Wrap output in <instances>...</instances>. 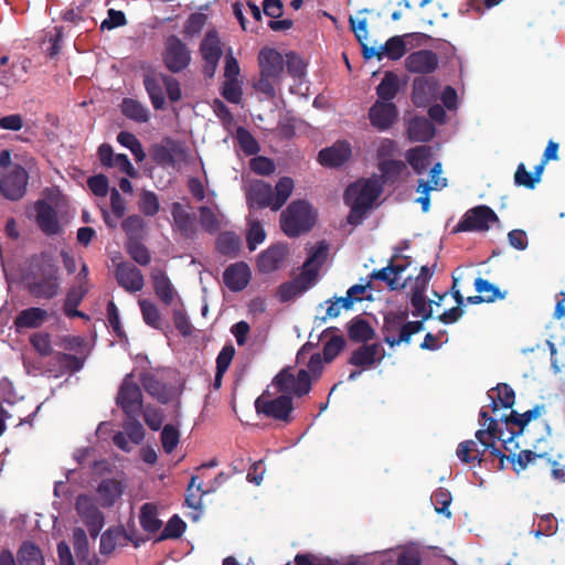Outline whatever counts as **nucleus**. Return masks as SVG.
Masks as SVG:
<instances>
[{"label": "nucleus", "mask_w": 565, "mask_h": 565, "mask_svg": "<svg viewBox=\"0 0 565 565\" xmlns=\"http://www.w3.org/2000/svg\"><path fill=\"white\" fill-rule=\"evenodd\" d=\"M479 424L486 426V428L476 431V440L470 439L459 443L456 449L457 457L463 463L478 466L498 459V469L503 470L508 457L497 446V441L503 444V439H505L503 428L499 425L497 418L489 415L486 407L480 409Z\"/></svg>", "instance_id": "nucleus-1"}, {"label": "nucleus", "mask_w": 565, "mask_h": 565, "mask_svg": "<svg viewBox=\"0 0 565 565\" xmlns=\"http://www.w3.org/2000/svg\"><path fill=\"white\" fill-rule=\"evenodd\" d=\"M337 355H296L295 362L284 366L273 379L271 386L281 394L303 397L312 388V381L319 379L324 364L331 363Z\"/></svg>", "instance_id": "nucleus-2"}, {"label": "nucleus", "mask_w": 565, "mask_h": 565, "mask_svg": "<svg viewBox=\"0 0 565 565\" xmlns=\"http://www.w3.org/2000/svg\"><path fill=\"white\" fill-rule=\"evenodd\" d=\"M26 289L35 298L52 299L58 295L60 273L52 258L42 256L32 264L26 276Z\"/></svg>", "instance_id": "nucleus-3"}, {"label": "nucleus", "mask_w": 565, "mask_h": 565, "mask_svg": "<svg viewBox=\"0 0 565 565\" xmlns=\"http://www.w3.org/2000/svg\"><path fill=\"white\" fill-rule=\"evenodd\" d=\"M382 191V184L374 179L359 180L350 184L344 192V201L350 206L348 222L359 224Z\"/></svg>", "instance_id": "nucleus-4"}, {"label": "nucleus", "mask_w": 565, "mask_h": 565, "mask_svg": "<svg viewBox=\"0 0 565 565\" xmlns=\"http://www.w3.org/2000/svg\"><path fill=\"white\" fill-rule=\"evenodd\" d=\"M22 358L28 374L49 377H58L67 371L75 373L85 362V355H22Z\"/></svg>", "instance_id": "nucleus-5"}, {"label": "nucleus", "mask_w": 565, "mask_h": 565, "mask_svg": "<svg viewBox=\"0 0 565 565\" xmlns=\"http://www.w3.org/2000/svg\"><path fill=\"white\" fill-rule=\"evenodd\" d=\"M316 221L312 206L305 200L291 202L280 214V227L289 237H298L309 232Z\"/></svg>", "instance_id": "nucleus-6"}, {"label": "nucleus", "mask_w": 565, "mask_h": 565, "mask_svg": "<svg viewBox=\"0 0 565 565\" xmlns=\"http://www.w3.org/2000/svg\"><path fill=\"white\" fill-rule=\"evenodd\" d=\"M151 160L162 168H175L188 161V147L181 140L164 137L160 142L150 146Z\"/></svg>", "instance_id": "nucleus-7"}, {"label": "nucleus", "mask_w": 565, "mask_h": 565, "mask_svg": "<svg viewBox=\"0 0 565 565\" xmlns=\"http://www.w3.org/2000/svg\"><path fill=\"white\" fill-rule=\"evenodd\" d=\"M545 412L546 406L541 404L535 405L532 409H529L522 414L518 413L516 411H511L508 416H502L501 420L510 434L508 437H505V439H503L504 450L512 452L514 449L519 448V445L514 444V438L522 435L526 425L533 419L539 418Z\"/></svg>", "instance_id": "nucleus-8"}, {"label": "nucleus", "mask_w": 565, "mask_h": 565, "mask_svg": "<svg viewBox=\"0 0 565 565\" xmlns=\"http://www.w3.org/2000/svg\"><path fill=\"white\" fill-rule=\"evenodd\" d=\"M255 408L258 414L274 418L284 423L292 420L291 413L294 411L292 398L289 395L281 394L271 398L268 392H264L255 401Z\"/></svg>", "instance_id": "nucleus-9"}, {"label": "nucleus", "mask_w": 565, "mask_h": 565, "mask_svg": "<svg viewBox=\"0 0 565 565\" xmlns=\"http://www.w3.org/2000/svg\"><path fill=\"white\" fill-rule=\"evenodd\" d=\"M499 222L497 213L488 205L481 204L469 209L454 227L452 233L487 232L491 224Z\"/></svg>", "instance_id": "nucleus-10"}, {"label": "nucleus", "mask_w": 565, "mask_h": 565, "mask_svg": "<svg viewBox=\"0 0 565 565\" xmlns=\"http://www.w3.org/2000/svg\"><path fill=\"white\" fill-rule=\"evenodd\" d=\"M162 61L171 73H180L190 65L191 52L181 39L170 35L164 42Z\"/></svg>", "instance_id": "nucleus-11"}, {"label": "nucleus", "mask_w": 565, "mask_h": 565, "mask_svg": "<svg viewBox=\"0 0 565 565\" xmlns=\"http://www.w3.org/2000/svg\"><path fill=\"white\" fill-rule=\"evenodd\" d=\"M132 379L131 373L125 376L116 396V404L125 415H141L143 407L142 392Z\"/></svg>", "instance_id": "nucleus-12"}, {"label": "nucleus", "mask_w": 565, "mask_h": 565, "mask_svg": "<svg viewBox=\"0 0 565 565\" xmlns=\"http://www.w3.org/2000/svg\"><path fill=\"white\" fill-rule=\"evenodd\" d=\"M28 182V171L22 166L14 164L0 178V192L10 201H19L25 195Z\"/></svg>", "instance_id": "nucleus-13"}, {"label": "nucleus", "mask_w": 565, "mask_h": 565, "mask_svg": "<svg viewBox=\"0 0 565 565\" xmlns=\"http://www.w3.org/2000/svg\"><path fill=\"white\" fill-rule=\"evenodd\" d=\"M200 54L204 62L203 74L213 77L223 55L222 42L215 29L209 30L200 43Z\"/></svg>", "instance_id": "nucleus-14"}, {"label": "nucleus", "mask_w": 565, "mask_h": 565, "mask_svg": "<svg viewBox=\"0 0 565 565\" xmlns=\"http://www.w3.org/2000/svg\"><path fill=\"white\" fill-rule=\"evenodd\" d=\"M407 47L404 38L401 35H394L379 49L363 44V58L371 60L372 57H376L381 61L386 56L391 61H397L405 55Z\"/></svg>", "instance_id": "nucleus-15"}, {"label": "nucleus", "mask_w": 565, "mask_h": 565, "mask_svg": "<svg viewBox=\"0 0 565 565\" xmlns=\"http://www.w3.org/2000/svg\"><path fill=\"white\" fill-rule=\"evenodd\" d=\"M404 65L409 73L428 75L438 68L439 60L431 50H418L407 55Z\"/></svg>", "instance_id": "nucleus-16"}, {"label": "nucleus", "mask_w": 565, "mask_h": 565, "mask_svg": "<svg viewBox=\"0 0 565 565\" xmlns=\"http://www.w3.org/2000/svg\"><path fill=\"white\" fill-rule=\"evenodd\" d=\"M439 85L434 77L419 76L412 84V102L416 107H426L438 97Z\"/></svg>", "instance_id": "nucleus-17"}, {"label": "nucleus", "mask_w": 565, "mask_h": 565, "mask_svg": "<svg viewBox=\"0 0 565 565\" xmlns=\"http://www.w3.org/2000/svg\"><path fill=\"white\" fill-rule=\"evenodd\" d=\"M398 117L394 103L376 100L369 109L371 125L380 131L390 129Z\"/></svg>", "instance_id": "nucleus-18"}, {"label": "nucleus", "mask_w": 565, "mask_h": 565, "mask_svg": "<svg viewBox=\"0 0 565 565\" xmlns=\"http://www.w3.org/2000/svg\"><path fill=\"white\" fill-rule=\"evenodd\" d=\"M402 320V318H395L394 321H391L388 318H385V328L387 332L394 328H398L399 330L398 335H385V342L388 343L391 348L402 342L408 343L413 334L418 333L424 329L423 320L408 321L401 326Z\"/></svg>", "instance_id": "nucleus-19"}, {"label": "nucleus", "mask_w": 565, "mask_h": 565, "mask_svg": "<svg viewBox=\"0 0 565 565\" xmlns=\"http://www.w3.org/2000/svg\"><path fill=\"white\" fill-rule=\"evenodd\" d=\"M115 277L118 285L129 292L140 291L145 286L141 270L129 263H119L115 269Z\"/></svg>", "instance_id": "nucleus-20"}, {"label": "nucleus", "mask_w": 565, "mask_h": 565, "mask_svg": "<svg viewBox=\"0 0 565 565\" xmlns=\"http://www.w3.org/2000/svg\"><path fill=\"white\" fill-rule=\"evenodd\" d=\"M164 76H167V74L152 70L146 72L142 76L145 89L148 93L152 107L156 110L163 109L166 105V97L163 93Z\"/></svg>", "instance_id": "nucleus-21"}, {"label": "nucleus", "mask_w": 565, "mask_h": 565, "mask_svg": "<svg viewBox=\"0 0 565 565\" xmlns=\"http://www.w3.org/2000/svg\"><path fill=\"white\" fill-rule=\"evenodd\" d=\"M171 214L173 217V230L178 231L185 239H193L198 234L196 218L190 214L181 203H172Z\"/></svg>", "instance_id": "nucleus-22"}, {"label": "nucleus", "mask_w": 565, "mask_h": 565, "mask_svg": "<svg viewBox=\"0 0 565 565\" xmlns=\"http://www.w3.org/2000/svg\"><path fill=\"white\" fill-rule=\"evenodd\" d=\"M259 72L265 76L281 79L285 61L282 55L275 49L264 47L258 54Z\"/></svg>", "instance_id": "nucleus-23"}, {"label": "nucleus", "mask_w": 565, "mask_h": 565, "mask_svg": "<svg viewBox=\"0 0 565 565\" xmlns=\"http://www.w3.org/2000/svg\"><path fill=\"white\" fill-rule=\"evenodd\" d=\"M351 154L352 150L350 143L345 140H341L334 142L331 147L320 150L318 161L323 167L337 168L347 162Z\"/></svg>", "instance_id": "nucleus-24"}, {"label": "nucleus", "mask_w": 565, "mask_h": 565, "mask_svg": "<svg viewBox=\"0 0 565 565\" xmlns=\"http://www.w3.org/2000/svg\"><path fill=\"white\" fill-rule=\"evenodd\" d=\"M35 212L36 224L44 234L53 236L61 232L57 213L50 203L39 200L35 203Z\"/></svg>", "instance_id": "nucleus-25"}, {"label": "nucleus", "mask_w": 565, "mask_h": 565, "mask_svg": "<svg viewBox=\"0 0 565 565\" xmlns=\"http://www.w3.org/2000/svg\"><path fill=\"white\" fill-rule=\"evenodd\" d=\"M250 280V270L246 263L238 262L230 265L223 273L225 286L233 292L242 291Z\"/></svg>", "instance_id": "nucleus-26"}, {"label": "nucleus", "mask_w": 565, "mask_h": 565, "mask_svg": "<svg viewBox=\"0 0 565 565\" xmlns=\"http://www.w3.org/2000/svg\"><path fill=\"white\" fill-rule=\"evenodd\" d=\"M247 203L250 209H265L273 210L274 190L270 184L265 181H255L247 192Z\"/></svg>", "instance_id": "nucleus-27"}, {"label": "nucleus", "mask_w": 565, "mask_h": 565, "mask_svg": "<svg viewBox=\"0 0 565 565\" xmlns=\"http://www.w3.org/2000/svg\"><path fill=\"white\" fill-rule=\"evenodd\" d=\"M287 256V247L281 244L269 246L257 259V267L260 273L269 274L277 270Z\"/></svg>", "instance_id": "nucleus-28"}, {"label": "nucleus", "mask_w": 565, "mask_h": 565, "mask_svg": "<svg viewBox=\"0 0 565 565\" xmlns=\"http://www.w3.org/2000/svg\"><path fill=\"white\" fill-rule=\"evenodd\" d=\"M127 539H130L122 525L108 527L100 536L99 553L110 555L116 547L127 545Z\"/></svg>", "instance_id": "nucleus-29"}, {"label": "nucleus", "mask_w": 565, "mask_h": 565, "mask_svg": "<svg viewBox=\"0 0 565 565\" xmlns=\"http://www.w3.org/2000/svg\"><path fill=\"white\" fill-rule=\"evenodd\" d=\"M150 278L153 284L154 294L159 300L166 306L172 305L174 297L177 296V291L164 270L153 268L150 273Z\"/></svg>", "instance_id": "nucleus-30"}, {"label": "nucleus", "mask_w": 565, "mask_h": 565, "mask_svg": "<svg viewBox=\"0 0 565 565\" xmlns=\"http://www.w3.org/2000/svg\"><path fill=\"white\" fill-rule=\"evenodd\" d=\"M434 124L426 117L416 116L407 124V137L414 142H426L434 138Z\"/></svg>", "instance_id": "nucleus-31"}, {"label": "nucleus", "mask_w": 565, "mask_h": 565, "mask_svg": "<svg viewBox=\"0 0 565 565\" xmlns=\"http://www.w3.org/2000/svg\"><path fill=\"white\" fill-rule=\"evenodd\" d=\"M125 486L116 479H103L97 488L98 501L103 508L113 507L124 493Z\"/></svg>", "instance_id": "nucleus-32"}, {"label": "nucleus", "mask_w": 565, "mask_h": 565, "mask_svg": "<svg viewBox=\"0 0 565 565\" xmlns=\"http://www.w3.org/2000/svg\"><path fill=\"white\" fill-rule=\"evenodd\" d=\"M75 509L85 525L105 520L104 513L98 509L93 499L86 494L77 497Z\"/></svg>", "instance_id": "nucleus-33"}, {"label": "nucleus", "mask_w": 565, "mask_h": 565, "mask_svg": "<svg viewBox=\"0 0 565 565\" xmlns=\"http://www.w3.org/2000/svg\"><path fill=\"white\" fill-rule=\"evenodd\" d=\"M491 399V411L495 413L499 406L503 408H511L515 402V393L513 388L507 383H500L494 388L488 392Z\"/></svg>", "instance_id": "nucleus-34"}, {"label": "nucleus", "mask_w": 565, "mask_h": 565, "mask_svg": "<svg viewBox=\"0 0 565 565\" xmlns=\"http://www.w3.org/2000/svg\"><path fill=\"white\" fill-rule=\"evenodd\" d=\"M377 100L393 103V99L401 90V81L396 73L392 71L385 72L382 81L375 88Z\"/></svg>", "instance_id": "nucleus-35"}, {"label": "nucleus", "mask_w": 565, "mask_h": 565, "mask_svg": "<svg viewBox=\"0 0 565 565\" xmlns=\"http://www.w3.org/2000/svg\"><path fill=\"white\" fill-rule=\"evenodd\" d=\"M348 335L353 342L366 343L374 338L375 331L365 319L356 316L348 323Z\"/></svg>", "instance_id": "nucleus-36"}, {"label": "nucleus", "mask_w": 565, "mask_h": 565, "mask_svg": "<svg viewBox=\"0 0 565 565\" xmlns=\"http://www.w3.org/2000/svg\"><path fill=\"white\" fill-rule=\"evenodd\" d=\"M141 384L145 391L157 398L160 403L167 404L172 398L171 391L164 383L159 381L154 375L146 373L141 376Z\"/></svg>", "instance_id": "nucleus-37"}, {"label": "nucleus", "mask_w": 565, "mask_h": 565, "mask_svg": "<svg viewBox=\"0 0 565 565\" xmlns=\"http://www.w3.org/2000/svg\"><path fill=\"white\" fill-rule=\"evenodd\" d=\"M47 318V311L39 308L32 307L22 310L14 319V326L17 329L23 328H39L43 324V322Z\"/></svg>", "instance_id": "nucleus-38"}, {"label": "nucleus", "mask_w": 565, "mask_h": 565, "mask_svg": "<svg viewBox=\"0 0 565 565\" xmlns=\"http://www.w3.org/2000/svg\"><path fill=\"white\" fill-rule=\"evenodd\" d=\"M30 60L24 58L20 63H13L9 70L0 71V85L10 87L18 82H24L29 72Z\"/></svg>", "instance_id": "nucleus-39"}, {"label": "nucleus", "mask_w": 565, "mask_h": 565, "mask_svg": "<svg viewBox=\"0 0 565 565\" xmlns=\"http://www.w3.org/2000/svg\"><path fill=\"white\" fill-rule=\"evenodd\" d=\"M122 115L136 122L143 124L149 120V110L140 102L132 98H124L120 104Z\"/></svg>", "instance_id": "nucleus-40"}, {"label": "nucleus", "mask_w": 565, "mask_h": 565, "mask_svg": "<svg viewBox=\"0 0 565 565\" xmlns=\"http://www.w3.org/2000/svg\"><path fill=\"white\" fill-rule=\"evenodd\" d=\"M383 183H395L406 170L405 162L401 160H381L377 164Z\"/></svg>", "instance_id": "nucleus-41"}, {"label": "nucleus", "mask_w": 565, "mask_h": 565, "mask_svg": "<svg viewBox=\"0 0 565 565\" xmlns=\"http://www.w3.org/2000/svg\"><path fill=\"white\" fill-rule=\"evenodd\" d=\"M431 151L428 146H417L406 152V160L417 174L426 171Z\"/></svg>", "instance_id": "nucleus-42"}, {"label": "nucleus", "mask_w": 565, "mask_h": 565, "mask_svg": "<svg viewBox=\"0 0 565 565\" xmlns=\"http://www.w3.org/2000/svg\"><path fill=\"white\" fill-rule=\"evenodd\" d=\"M433 303L435 301L427 300L425 297V292L413 291L411 292V305H412V313L414 317H420L423 322L431 318L433 316ZM439 306V301L436 302Z\"/></svg>", "instance_id": "nucleus-43"}, {"label": "nucleus", "mask_w": 565, "mask_h": 565, "mask_svg": "<svg viewBox=\"0 0 565 565\" xmlns=\"http://www.w3.org/2000/svg\"><path fill=\"white\" fill-rule=\"evenodd\" d=\"M139 522L143 531L156 533L162 526V521L158 519L157 507L152 503H145L140 509Z\"/></svg>", "instance_id": "nucleus-44"}, {"label": "nucleus", "mask_w": 565, "mask_h": 565, "mask_svg": "<svg viewBox=\"0 0 565 565\" xmlns=\"http://www.w3.org/2000/svg\"><path fill=\"white\" fill-rule=\"evenodd\" d=\"M19 565H44L41 550L31 542H24L18 551Z\"/></svg>", "instance_id": "nucleus-45"}, {"label": "nucleus", "mask_w": 565, "mask_h": 565, "mask_svg": "<svg viewBox=\"0 0 565 565\" xmlns=\"http://www.w3.org/2000/svg\"><path fill=\"white\" fill-rule=\"evenodd\" d=\"M384 356L385 355H351L349 364L359 367L360 370L352 371L348 376V381H355L363 371L370 370L376 364H380Z\"/></svg>", "instance_id": "nucleus-46"}, {"label": "nucleus", "mask_w": 565, "mask_h": 565, "mask_svg": "<svg viewBox=\"0 0 565 565\" xmlns=\"http://www.w3.org/2000/svg\"><path fill=\"white\" fill-rule=\"evenodd\" d=\"M121 227L127 235V242L142 239L146 223L140 215H129L121 223Z\"/></svg>", "instance_id": "nucleus-47"}, {"label": "nucleus", "mask_w": 565, "mask_h": 565, "mask_svg": "<svg viewBox=\"0 0 565 565\" xmlns=\"http://www.w3.org/2000/svg\"><path fill=\"white\" fill-rule=\"evenodd\" d=\"M294 190V180L289 177L279 179L274 191L273 211H278L287 202Z\"/></svg>", "instance_id": "nucleus-48"}, {"label": "nucleus", "mask_w": 565, "mask_h": 565, "mask_svg": "<svg viewBox=\"0 0 565 565\" xmlns=\"http://www.w3.org/2000/svg\"><path fill=\"white\" fill-rule=\"evenodd\" d=\"M143 321L151 328L162 330V318L158 307L149 300H139Z\"/></svg>", "instance_id": "nucleus-49"}, {"label": "nucleus", "mask_w": 565, "mask_h": 565, "mask_svg": "<svg viewBox=\"0 0 565 565\" xmlns=\"http://www.w3.org/2000/svg\"><path fill=\"white\" fill-rule=\"evenodd\" d=\"M508 459L505 462H510L513 466V470L519 473L525 470L530 463H534L537 459H542L544 455L536 454L532 450H521L518 455H507Z\"/></svg>", "instance_id": "nucleus-50"}, {"label": "nucleus", "mask_w": 565, "mask_h": 565, "mask_svg": "<svg viewBox=\"0 0 565 565\" xmlns=\"http://www.w3.org/2000/svg\"><path fill=\"white\" fill-rule=\"evenodd\" d=\"M126 419L122 424L124 433L131 443L138 445L145 438V428L139 422L140 415H125Z\"/></svg>", "instance_id": "nucleus-51"}, {"label": "nucleus", "mask_w": 565, "mask_h": 565, "mask_svg": "<svg viewBox=\"0 0 565 565\" xmlns=\"http://www.w3.org/2000/svg\"><path fill=\"white\" fill-rule=\"evenodd\" d=\"M126 252L140 266H147L151 262V254L141 239L126 242Z\"/></svg>", "instance_id": "nucleus-52"}, {"label": "nucleus", "mask_w": 565, "mask_h": 565, "mask_svg": "<svg viewBox=\"0 0 565 565\" xmlns=\"http://www.w3.org/2000/svg\"><path fill=\"white\" fill-rule=\"evenodd\" d=\"M216 246L221 254L235 256L239 250L241 239L233 232H224L218 235Z\"/></svg>", "instance_id": "nucleus-53"}, {"label": "nucleus", "mask_w": 565, "mask_h": 565, "mask_svg": "<svg viewBox=\"0 0 565 565\" xmlns=\"http://www.w3.org/2000/svg\"><path fill=\"white\" fill-rule=\"evenodd\" d=\"M186 529L185 522L177 514H174L166 524L164 529L156 540L161 542L169 539H179L182 536Z\"/></svg>", "instance_id": "nucleus-54"}, {"label": "nucleus", "mask_w": 565, "mask_h": 565, "mask_svg": "<svg viewBox=\"0 0 565 565\" xmlns=\"http://www.w3.org/2000/svg\"><path fill=\"white\" fill-rule=\"evenodd\" d=\"M308 289V284H301L299 280L284 282L278 288V298L281 302H287L301 295Z\"/></svg>", "instance_id": "nucleus-55"}, {"label": "nucleus", "mask_w": 565, "mask_h": 565, "mask_svg": "<svg viewBox=\"0 0 565 565\" xmlns=\"http://www.w3.org/2000/svg\"><path fill=\"white\" fill-rule=\"evenodd\" d=\"M371 279L384 281L390 290L403 289L406 286V281L401 282L399 278L393 275V268L390 263L384 268L373 270Z\"/></svg>", "instance_id": "nucleus-56"}, {"label": "nucleus", "mask_w": 565, "mask_h": 565, "mask_svg": "<svg viewBox=\"0 0 565 565\" xmlns=\"http://www.w3.org/2000/svg\"><path fill=\"white\" fill-rule=\"evenodd\" d=\"M475 288L481 297L484 298L486 302H493L497 299H503L504 294L500 291V289L491 284L489 280L478 277L475 280Z\"/></svg>", "instance_id": "nucleus-57"}, {"label": "nucleus", "mask_w": 565, "mask_h": 565, "mask_svg": "<svg viewBox=\"0 0 565 565\" xmlns=\"http://www.w3.org/2000/svg\"><path fill=\"white\" fill-rule=\"evenodd\" d=\"M93 0H74L70 8L62 13V20L71 23H79L84 20V13Z\"/></svg>", "instance_id": "nucleus-58"}, {"label": "nucleus", "mask_w": 565, "mask_h": 565, "mask_svg": "<svg viewBox=\"0 0 565 565\" xmlns=\"http://www.w3.org/2000/svg\"><path fill=\"white\" fill-rule=\"evenodd\" d=\"M236 139L241 150L246 156H254L259 151V145L255 137L245 128L239 127L236 131Z\"/></svg>", "instance_id": "nucleus-59"}, {"label": "nucleus", "mask_w": 565, "mask_h": 565, "mask_svg": "<svg viewBox=\"0 0 565 565\" xmlns=\"http://www.w3.org/2000/svg\"><path fill=\"white\" fill-rule=\"evenodd\" d=\"M139 211L146 216H154L160 210L157 194L152 191H143L138 202Z\"/></svg>", "instance_id": "nucleus-60"}, {"label": "nucleus", "mask_w": 565, "mask_h": 565, "mask_svg": "<svg viewBox=\"0 0 565 565\" xmlns=\"http://www.w3.org/2000/svg\"><path fill=\"white\" fill-rule=\"evenodd\" d=\"M180 441V431L173 425L167 424L161 431V445L166 454H171Z\"/></svg>", "instance_id": "nucleus-61"}, {"label": "nucleus", "mask_w": 565, "mask_h": 565, "mask_svg": "<svg viewBox=\"0 0 565 565\" xmlns=\"http://www.w3.org/2000/svg\"><path fill=\"white\" fill-rule=\"evenodd\" d=\"M294 563L295 565H344L330 557H323L312 553L296 554Z\"/></svg>", "instance_id": "nucleus-62"}, {"label": "nucleus", "mask_w": 565, "mask_h": 565, "mask_svg": "<svg viewBox=\"0 0 565 565\" xmlns=\"http://www.w3.org/2000/svg\"><path fill=\"white\" fill-rule=\"evenodd\" d=\"M431 501L435 504V510L437 513L444 514L447 518L451 516V512L449 510V505L451 503V494L446 489H437L431 495Z\"/></svg>", "instance_id": "nucleus-63"}, {"label": "nucleus", "mask_w": 565, "mask_h": 565, "mask_svg": "<svg viewBox=\"0 0 565 565\" xmlns=\"http://www.w3.org/2000/svg\"><path fill=\"white\" fill-rule=\"evenodd\" d=\"M200 223L203 230L210 234H214L220 230V221L215 213L209 206H201L199 209Z\"/></svg>", "instance_id": "nucleus-64"}]
</instances>
